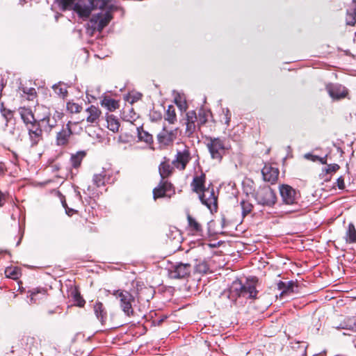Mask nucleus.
I'll return each instance as SVG.
<instances>
[{
    "label": "nucleus",
    "instance_id": "nucleus-1",
    "mask_svg": "<svg viewBox=\"0 0 356 356\" xmlns=\"http://www.w3.org/2000/svg\"><path fill=\"white\" fill-rule=\"evenodd\" d=\"M112 9L111 0H77L72 10L83 20L87 19L93 10H99L92 15L86 26V33L92 36L108 24L113 17Z\"/></svg>",
    "mask_w": 356,
    "mask_h": 356
},
{
    "label": "nucleus",
    "instance_id": "nucleus-2",
    "mask_svg": "<svg viewBox=\"0 0 356 356\" xmlns=\"http://www.w3.org/2000/svg\"><path fill=\"white\" fill-rule=\"evenodd\" d=\"M258 282V278L254 276L246 277L245 282L235 280L229 288L228 298L234 302L240 297L257 299L259 293L257 289Z\"/></svg>",
    "mask_w": 356,
    "mask_h": 356
},
{
    "label": "nucleus",
    "instance_id": "nucleus-3",
    "mask_svg": "<svg viewBox=\"0 0 356 356\" xmlns=\"http://www.w3.org/2000/svg\"><path fill=\"white\" fill-rule=\"evenodd\" d=\"M206 146L212 159L220 162L228 147L225 145V139L219 137H207Z\"/></svg>",
    "mask_w": 356,
    "mask_h": 356
},
{
    "label": "nucleus",
    "instance_id": "nucleus-4",
    "mask_svg": "<svg viewBox=\"0 0 356 356\" xmlns=\"http://www.w3.org/2000/svg\"><path fill=\"white\" fill-rule=\"evenodd\" d=\"M258 204L272 207L277 202L275 192L268 186L260 187L254 195Z\"/></svg>",
    "mask_w": 356,
    "mask_h": 356
},
{
    "label": "nucleus",
    "instance_id": "nucleus-5",
    "mask_svg": "<svg viewBox=\"0 0 356 356\" xmlns=\"http://www.w3.org/2000/svg\"><path fill=\"white\" fill-rule=\"evenodd\" d=\"M112 294L119 300L120 308L124 313L128 316H133L132 304L135 302L134 296L129 291L121 289L114 290Z\"/></svg>",
    "mask_w": 356,
    "mask_h": 356
},
{
    "label": "nucleus",
    "instance_id": "nucleus-6",
    "mask_svg": "<svg viewBox=\"0 0 356 356\" xmlns=\"http://www.w3.org/2000/svg\"><path fill=\"white\" fill-rule=\"evenodd\" d=\"M201 203L205 205L211 213L217 212L218 196L215 195L214 188L209 184L204 192L198 195Z\"/></svg>",
    "mask_w": 356,
    "mask_h": 356
},
{
    "label": "nucleus",
    "instance_id": "nucleus-7",
    "mask_svg": "<svg viewBox=\"0 0 356 356\" xmlns=\"http://www.w3.org/2000/svg\"><path fill=\"white\" fill-rule=\"evenodd\" d=\"M279 191L282 202L286 205L296 204L300 197V192L288 184L280 185Z\"/></svg>",
    "mask_w": 356,
    "mask_h": 356
},
{
    "label": "nucleus",
    "instance_id": "nucleus-8",
    "mask_svg": "<svg viewBox=\"0 0 356 356\" xmlns=\"http://www.w3.org/2000/svg\"><path fill=\"white\" fill-rule=\"evenodd\" d=\"M60 118V113L56 111L54 114L47 112L42 118H38L39 125H40L42 132L49 135L57 126L58 119Z\"/></svg>",
    "mask_w": 356,
    "mask_h": 356
},
{
    "label": "nucleus",
    "instance_id": "nucleus-9",
    "mask_svg": "<svg viewBox=\"0 0 356 356\" xmlns=\"http://www.w3.org/2000/svg\"><path fill=\"white\" fill-rule=\"evenodd\" d=\"M191 271L189 264L176 263L168 268V275L172 279H183L188 277Z\"/></svg>",
    "mask_w": 356,
    "mask_h": 356
},
{
    "label": "nucleus",
    "instance_id": "nucleus-10",
    "mask_svg": "<svg viewBox=\"0 0 356 356\" xmlns=\"http://www.w3.org/2000/svg\"><path fill=\"white\" fill-rule=\"evenodd\" d=\"M191 160V152L188 147H185L183 150H177L172 164L179 170H184L188 163Z\"/></svg>",
    "mask_w": 356,
    "mask_h": 356
},
{
    "label": "nucleus",
    "instance_id": "nucleus-11",
    "mask_svg": "<svg viewBox=\"0 0 356 356\" xmlns=\"http://www.w3.org/2000/svg\"><path fill=\"white\" fill-rule=\"evenodd\" d=\"M26 128L28 130L31 146L37 145L39 142L42 140L43 134L42 128L40 125H39L38 119L35 120V122H32L31 124L27 125Z\"/></svg>",
    "mask_w": 356,
    "mask_h": 356
},
{
    "label": "nucleus",
    "instance_id": "nucleus-12",
    "mask_svg": "<svg viewBox=\"0 0 356 356\" xmlns=\"http://www.w3.org/2000/svg\"><path fill=\"white\" fill-rule=\"evenodd\" d=\"M206 182V175L204 172H201L200 175H196L193 177V179L191 183V187L193 192L198 194H201L207 188L205 186Z\"/></svg>",
    "mask_w": 356,
    "mask_h": 356
},
{
    "label": "nucleus",
    "instance_id": "nucleus-13",
    "mask_svg": "<svg viewBox=\"0 0 356 356\" xmlns=\"http://www.w3.org/2000/svg\"><path fill=\"white\" fill-rule=\"evenodd\" d=\"M261 173L264 181L274 184L278 179L280 172L278 168L266 164L261 170Z\"/></svg>",
    "mask_w": 356,
    "mask_h": 356
},
{
    "label": "nucleus",
    "instance_id": "nucleus-14",
    "mask_svg": "<svg viewBox=\"0 0 356 356\" xmlns=\"http://www.w3.org/2000/svg\"><path fill=\"white\" fill-rule=\"evenodd\" d=\"M176 137V129L168 131L165 127H163L162 131L158 134L157 139L159 143L168 145L174 141Z\"/></svg>",
    "mask_w": 356,
    "mask_h": 356
},
{
    "label": "nucleus",
    "instance_id": "nucleus-15",
    "mask_svg": "<svg viewBox=\"0 0 356 356\" xmlns=\"http://www.w3.org/2000/svg\"><path fill=\"white\" fill-rule=\"evenodd\" d=\"M330 96L334 99H340L345 97L348 95L347 89L338 84H332L327 87Z\"/></svg>",
    "mask_w": 356,
    "mask_h": 356
},
{
    "label": "nucleus",
    "instance_id": "nucleus-16",
    "mask_svg": "<svg viewBox=\"0 0 356 356\" xmlns=\"http://www.w3.org/2000/svg\"><path fill=\"white\" fill-rule=\"evenodd\" d=\"M197 115L195 111H190L186 113V131L185 134L188 137H192L196 130L195 122Z\"/></svg>",
    "mask_w": 356,
    "mask_h": 356
},
{
    "label": "nucleus",
    "instance_id": "nucleus-17",
    "mask_svg": "<svg viewBox=\"0 0 356 356\" xmlns=\"http://www.w3.org/2000/svg\"><path fill=\"white\" fill-rule=\"evenodd\" d=\"M70 122H69L66 127H63L62 129L57 133L56 143L57 145L63 146L68 143L69 138L72 134L70 128Z\"/></svg>",
    "mask_w": 356,
    "mask_h": 356
},
{
    "label": "nucleus",
    "instance_id": "nucleus-18",
    "mask_svg": "<svg viewBox=\"0 0 356 356\" xmlns=\"http://www.w3.org/2000/svg\"><path fill=\"white\" fill-rule=\"evenodd\" d=\"M174 165L170 163L169 159L164 157L159 166V172L161 179H165L171 176L174 172Z\"/></svg>",
    "mask_w": 356,
    "mask_h": 356
},
{
    "label": "nucleus",
    "instance_id": "nucleus-19",
    "mask_svg": "<svg viewBox=\"0 0 356 356\" xmlns=\"http://www.w3.org/2000/svg\"><path fill=\"white\" fill-rule=\"evenodd\" d=\"M94 314L102 325L106 324L108 318L107 311L102 302L97 301L93 305Z\"/></svg>",
    "mask_w": 356,
    "mask_h": 356
},
{
    "label": "nucleus",
    "instance_id": "nucleus-20",
    "mask_svg": "<svg viewBox=\"0 0 356 356\" xmlns=\"http://www.w3.org/2000/svg\"><path fill=\"white\" fill-rule=\"evenodd\" d=\"M19 113L20 115L21 119L25 124V127L31 124L32 122H35L38 119L35 118L34 114L32 111L29 108L26 107H20L19 108Z\"/></svg>",
    "mask_w": 356,
    "mask_h": 356
},
{
    "label": "nucleus",
    "instance_id": "nucleus-21",
    "mask_svg": "<svg viewBox=\"0 0 356 356\" xmlns=\"http://www.w3.org/2000/svg\"><path fill=\"white\" fill-rule=\"evenodd\" d=\"M346 23L349 26H354L356 23V0H353L350 8L346 10Z\"/></svg>",
    "mask_w": 356,
    "mask_h": 356
},
{
    "label": "nucleus",
    "instance_id": "nucleus-22",
    "mask_svg": "<svg viewBox=\"0 0 356 356\" xmlns=\"http://www.w3.org/2000/svg\"><path fill=\"white\" fill-rule=\"evenodd\" d=\"M86 111L88 113L86 120L90 123L97 122L102 113L99 108L94 105L89 106Z\"/></svg>",
    "mask_w": 356,
    "mask_h": 356
},
{
    "label": "nucleus",
    "instance_id": "nucleus-23",
    "mask_svg": "<svg viewBox=\"0 0 356 356\" xmlns=\"http://www.w3.org/2000/svg\"><path fill=\"white\" fill-rule=\"evenodd\" d=\"M339 169L338 164H330L322 169V172L320 174V177L325 181H329L331 178V175H329L333 172H337Z\"/></svg>",
    "mask_w": 356,
    "mask_h": 356
},
{
    "label": "nucleus",
    "instance_id": "nucleus-24",
    "mask_svg": "<svg viewBox=\"0 0 356 356\" xmlns=\"http://www.w3.org/2000/svg\"><path fill=\"white\" fill-rule=\"evenodd\" d=\"M336 327L339 330L343 329L356 331V318L354 317L346 318Z\"/></svg>",
    "mask_w": 356,
    "mask_h": 356
},
{
    "label": "nucleus",
    "instance_id": "nucleus-25",
    "mask_svg": "<svg viewBox=\"0 0 356 356\" xmlns=\"http://www.w3.org/2000/svg\"><path fill=\"white\" fill-rule=\"evenodd\" d=\"M70 296L72 298L76 305L80 307L84 306L86 301L81 296V293L76 286L70 289Z\"/></svg>",
    "mask_w": 356,
    "mask_h": 356
},
{
    "label": "nucleus",
    "instance_id": "nucleus-26",
    "mask_svg": "<svg viewBox=\"0 0 356 356\" xmlns=\"http://www.w3.org/2000/svg\"><path fill=\"white\" fill-rule=\"evenodd\" d=\"M188 225L190 229L197 234H201L202 232V227L201 225L196 220L195 218L192 217L189 213L187 214Z\"/></svg>",
    "mask_w": 356,
    "mask_h": 356
},
{
    "label": "nucleus",
    "instance_id": "nucleus-27",
    "mask_svg": "<svg viewBox=\"0 0 356 356\" xmlns=\"http://www.w3.org/2000/svg\"><path fill=\"white\" fill-rule=\"evenodd\" d=\"M101 105L106 108L109 111H113L119 108L118 101L108 97H104L101 100Z\"/></svg>",
    "mask_w": 356,
    "mask_h": 356
},
{
    "label": "nucleus",
    "instance_id": "nucleus-28",
    "mask_svg": "<svg viewBox=\"0 0 356 356\" xmlns=\"http://www.w3.org/2000/svg\"><path fill=\"white\" fill-rule=\"evenodd\" d=\"M345 240L347 243H356V229L353 222H350L346 232Z\"/></svg>",
    "mask_w": 356,
    "mask_h": 356
},
{
    "label": "nucleus",
    "instance_id": "nucleus-29",
    "mask_svg": "<svg viewBox=\"0 0 356 356\" xmlns=\"http://www.w3.org/2000/svg\"><path fill=\"white\" fill-rule=\"evenodd\" d=\"M294 286L295 282L292 280L287 282L280 281L277 283V288L281 291L280 296H282L284 294H286L289 292H293Z\"/></svg>",
    "mask_w": 356,
    "mask_h": 356
},
{
    "label": "nucleus",
    "instance_id": "nucleus-30",
    "mask_svg": "<svg viewBox=\"0 0 356 356\" xmlns=\"http://www.w3.org/2000/svg\"><path fill=\"white\" fill-rule=\"evenodd\" d=\"M86 152L84 151H79L76 154L71 155L70 162L74 168H77L81 165L82 160L86 156Z\"/></svg>",
    "mask_w": 356,
    "mask_h": 356
},
{
    "label": "nucleus",
    "instance_id": "nucleus-31",
    "mask_svg": "<svg viewBox=\"0 0 356 356\" xmlns=\"http://www.w3.org/2000/svg\"><path fill=\"white\" fill-rule=\"evenodd\" d=\"M107 127L113 132L118 131L120 127V122L113 115H109L106 117Z\"/></svg>",
    "mask_w": 356,
    "mask_h": 356
},
{
    "label": "nucleus",
    "instance_id": "nucleus-32",
    "mask_svg": "<svg viewBox=\"0 0 356 356\" xmlns=\"http://www.w3.org/2000/svg\"><path fill=\"white\" fill-rule=\"evenodd\" d=\"M138 137L140 141H144L147 144H152L153 143L152 135L147 131H144L142 127L137 128Z\"/></svg>",
    "mask_w": 356,
    "mask_h": 356
},
{
    "label": "nucleus",
    "instance_id": "nucleus-33",
    "mask_svg": "<svg viewBox=\"0 0 356 356\" xmlns=\"http://www.w3.org/2000/svg\"><path fill=\"white\" fill-rule=\"evenodd\" d=\"M30 302L29 304L36 303L37 300L42 298L46 296L44 289H33L30 291Z\"/></svg>",
    "mask_w": 356,
    "mask_h": 356
},
{
    "label": "nucleus",
    "instance_id": "nucleus-34",
    "mask_svg": "<svg viewBox=\"0 0 356 356\" xmlns=\"http://www.w3.org/2000/svg\"><path fill=\"white\" fill-rule=\"evenodd\" d=\"M60 9L63 11L72 10L75 6V0H56Z\"/></svg>",
    "mask_w": 356,
    "mask_h": 356
},
{
    "label": "nucleus",
    "instance_id": "nucleus-35",
    "mask_svg": "<svg viewBox=\"0 0 356 356\" xmlns=\"http://www.w3.org/2000/svg\"><path fill=\"white\" fill-rule=\"evenodd\" d=\"M164 118L170 124H174L177 121V115L174 106H168Z\"/></svg>",
    "mask_w": 356,
    "mask_h": 356
},
{
    "label": "nucleus",
    "instance_id": "nucleus-36",
    "mask_svg": "<svg viewBox=\"0 0 356 356\" xmlns=\"http://www.w3.org/2000/svg\"><path fill=\"white\" fill-rule=\"evenodd\" d=\"M106 172L104 170L99 174H95L92 178V182L97 187L102 186L105 184Z\"/></svg>",
    "mask_w": 356,
    "mask_h": 356
},
{
    "label": "nucleus",
    "instance_id": "nucleus-37",
    "mask_svg": "<svg viewBox=\"0 0 356 356\" xmlns=\"http://www.w3.org/2000/svg\"><path fill=\"white\" fill-rule=\"evenodd\" d=\"M159 184L161 186L163 190H165L166 194L171 195V197L173 195H175V188L173 187V185L170 182H169L167 180L161 179Z\"/></svg>",
    "mask_w": 356,
    "mask_h": 356
},
{
    "label": "nucleus",
    "instance_id": "nucleus-38",
    "mask_svg": "<svg viewBox=\"0 0 356 356\" xmlns=\"http://www.w3.org/2000/svg\"><path fill=\"white\" fill-rule=\"evenodd\" d=\"M240 204L242 209V215L243 217L251 213L253 209L252 204L248 201L243 200L240 202Z\"/></svg>",
    "mask_w": 356,
    "mask_h": 356
},
{
    "label": "nucleus",
    "instance_id": "nucleus-39",
    "mask_svg": "<svg viewBox=\"0 0 356 356\" xmlns=\"http://www.w3.org/2000/svg\"><path fill=\"white\" fill-rule=\"evenodd\" d=\"M153 197L156 200L157 198L168 197H171V195L166 194L165 190L161 187L160 184L153 190Z\"/></svg>",
    "mask_w": 356,
    "mask_h": 356
},
{
    "label": "nucleus",
    "instance_id": "nucleus-40",
    "mask_svg": "<svg viewBox=\"0 0 356 356\" xmlns=\"http://www.w3.org/2000/svg\"><path fill=\"white\" fill-rule=\"evenodd\" d=\"M52 88L55 93L59 95L60 97H64L67 94V90L66 88H63L60 82H59L57 84H54Z\"/></svg>",
    "mask_w": 356,
    "mask_h": 356
},
{
    "label": "nucleus",
    "instance_id": "nucleus-41",
    "mask_svg": "<svg viewBox=\"0 0 356 356\" xmlns=\"http://www.w3.org/2000/svg\"><path fill=\"white\" fill-rule=\"evenodd\" d=\"M305 158L311 160L314 162L319 161L322 164H326L327 163V155L324 157H320L317 155H314L311 153H307L305 154Z\"/></svg>",
    "mask_w": 356,
    "mask_h": 356
},
{
    "label": "nucleus",
    "instance_id": "nucleus-42",
    "mask_svg": "<svg viewBox=\"0 0 356 356\" xmlns=\"http://www.w3.org/2000/svg\"><path fill=\"white\" fill-rule=\"evenodd\" d=\"M5 273L6 274L7 277L14 279V280L17 279L20 274L19 270L17 268H12V267L7 268L6 269Z\"/></svg>",
    "mask_w": 356,
    "mask_h": 356
},
{
    "label": "nucleus",
    "instance_id": "nucleus-43",
    "mask_svg": "<svg viewBox=\"0 0 356 356\" xmlns=\"http://www.w3.org/2000/svg\"><path fill=\"white\" fill-rule=\"evenodd\" d=\"M0 111L3 117L6 120V122H8L13 118V113L12 111L7 109L4 107L3 103H1V106L0 108Z\"/></svg>",
    "mask_w": 356,
    "mask_h": 356
},
{
    "label": "nucleus",
    "instance_id": "nucleus-44",
    "mask_svg": "<svg viewBox=\"0 0 356 356\" xmlns=\"http://www.w3.org/2000/svg\"><path fill=\"white\" fill-rule=\"evenodd\" d=\"M209 269V266L205 261H201L198 264H196L195 266V272L201 274H206L208 272Z\"/></svg>",
    "mask_w": 356,
    "mask_h": 356
},
{
    "label": "nucleus",
    "instance_id": "nucleus-45",
    "mask_svg": "<svg viewBox=\"0 0 356 356\" xmlns=\"http://www.w3.org/2000/svg\"><path fill=\"white\" fill-rule=\"evenodd\" d=\"M67 108L72 113H78L81 112L82 107L76 103L68 102Z\"/></svg>",
    "mask_w": 356,
    "mask_h": 356
},
{
    "label": "nucleus",
    "instance_id": "nucleus-46",
    "mask_svg": "<svg viewBox=\"0 0 356 356\" xmlns=\"http://www.w3.org/2000/svg\"><path fill=\"white\" fill-rule=\"evenodd\" d=\"M150 119L153 122H156L162 119V114L161 112L152 111L150 113Z\"/></svg>",
    "mask_w": 356,
    "mask_h": 356
},
{
    "label": "nucleus",
    "instance_id": "nucleus-47",
    "mask_svg": "<svg viewBox=\"0 0 356 356\" xmlns=\"http://www.w3.org/2000/svg\"><path fill=\"white\" fill-rule=\"evenodd\" d=\"M337 186L339 189H344V188H345L344 179L342 177H340L337 179Z\"/></svg>",
    "mask_w": 356,
    "mask_h": 356
},
{
    "label": "nucleus",
    "instance_id": "nucleus-48",
    "mask_svg": "<svg viewBox=\"0 0 356 356\" xmlns=\"http://www.w3.org/2000/svg\"><path fill=\"white\" fill-rule=\"evenodd\" d=\"M6 201V195L0 191V207H3Z\"/></svg>",
    "mask_w": 356,
    "mask_h": 356
},
{
    "label": "nucleus",
    "instance_id": "nucleus-49",
    "mask_svg": "<svg viewBox=\"0 0 356 356\" xmlns=\"http://www.w3.org/2000/svg\"><path fill=\"white\" fill-rule=\"evenodd\" d=\"M231 120V113L228 108L226 109L225 112V124L229 125Z\"/></svg>",
    "mask_w": 356,
    "mask_h": 356
},
{
    "label": "nucleus",
    "instance_id": "nucleus-50",
    "mask_svg": "<svg viewBox=\"0 0 356 356\" xmlns=\"http://www.w3.org/2000/svg\"><path fill=\"white\" fill-rule=\"evenodd\" d=\"M65 212H66V213H67L68 216H72L73 214L76 213V211L75 209H70V208L67 207V208L65 209Z\"/></svg>",
    "mask_w": 356,
    "mask_h": 356
},
{
    "label": "nucleus",
    "instance_id": "nucleus-51",
    "mask_svg": "<svg viewBox=\"0 0 356 356\" xmlns=\"http://www.w3.org/2000/svg\"><path fill=\"white\" fill-rule=\"evenodd\" d=\"M6 170V167L3 163H0V174L4 173Z\"/></svg>",
    "mask_w": 356,
    "mask_h": 356
},
{
    "label": "nucleus",
    "instance_id": "nucleus-52",
    "mask_svg": "<svg viewBox=\"0 0 356 356\" xmlns=\"http://www.w3.org/2000/svg\"><path fill=\"white\" fill-rule=\"evenodd\" d=\"M61 202H62V205L63 207L65 208V209H66L68 207L67 205V203H66V201L65 199L62 198L61 199Z\"/></svg>",
    "mask_w": 356,
    "mask_h": 356
},
{
    "label": "nucleus",
    "instance_id": "nucleus-53",
    "mask_svg": "<svg viewBox=\"0 0 356 356\" xmlns=\"http://www.w3.org/2000/svg\"><path fill=\"white\" fill-rule=\"evenodd\" d=\"M225 221H226V219L223 216L221 219V222H222V227H224L225 225Z\"/></svg>",
    "mask_w": 356,
    "mask_h": 356
},
{
    "label": "nucleus",
    "instance_id": "nucleus-54",
    "mask_svg": "<svg viewBox=\"0 0 356 356\" xmlns=\"http://www.w3.org/2000/svg\"><path fill=\"white\" fill-rule=\"evenodd\" d=\"M34 92H35V89H34V88H30V89L29 90V92H28V94H29V95H33Z\"/></svg>",
    "mask_w": 356,
    "mask_h": 356
},
{
    "label": "nucleus",
    "instance_id": "nucleus-55",
    "mask_svg": "<svg viewBox=\"0 0 356 356\" xmlns=\"http://www.w3.org/2000/svg\"><path fill=\"white\" fill-rule=\"evenodd\" d=\"M54 313H55V312H54V310H51V309H50V310H48V311H47V314H48L49 315H52V314H54Z\"/></svg>",
    "mask_w": 356,
    "mask_h": 356
}]
</instances>
